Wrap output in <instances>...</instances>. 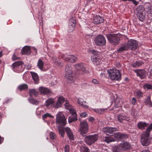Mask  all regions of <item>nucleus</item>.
<instances>
[{
  "instance_id": "f257e3e1",
  "label": "nucleus",
  "mask_w": 152,
  "mask_h": 152,
  "mask_svg": "<svg viewBox=\"0 0 152 152\" xmlns=\"http://www.w3.org/2000/svg\"><path fill=\"white\" fill-rule=\"evenodd\" d=\"M56 121L57 123L59 124V125L62 126L59 127L58 130L59 134L61 135L62 137H63L65 134V129L66 128L63 127L66 124V120L65 117L64 115H58L56 117Z\"/></svg>"
},
{
  "instance_id": "f03ea898",
  "label": "nucleus",
  "mask_w": 152,
  "mask_h": 152,
  "mask_svg": "<svg viewBox=\"0 0 152 152\" xmlns=\"http://www.w3.org/2000/svg\"><path fill=\"white\" fill-rule=\"evenodd\" d=\"M107 72L112 80H119L121 79V75L119 70L113 68L108 69Z\"/></svg>"
},
{
  "instance_id": "7ed1b4c3",
  "label": "nucleus",
  "mask_w": 152,
  "mask_h": 152,
  "mask_svg": "<svg viewBox=\"0 0 152 152\" xmlns=\"http://www.w3.org/2000/svg\"><path fill=\"white\" fill-rule=\"evenodd\" d=\"M109 42L111 44L116 45L119 44L120 37L117 34H108L106 35Z\"/></svg>"
},
{
  "instance_id": "20e7f679",
  "label": "nucleus",
  "mask_w": 152,
  "mask_h": 152,
  "mask_svg": "<svg viewBox=\"0 0 152 152\" xmlns=\"http://www.w3.org/2000/svg\"><path fill=\"white\" fill-rule=\"evenodd\" d=\"M23 63L20 61L14 63L12 64V69L15 72L20 73L22 72L24 68L23 66Z\"/></svg>"
},
{
  "instance_id": "39448f33",
  "label": "nucleus",
  "mask_w": 152,
  "mask_h": 152,
  "mask_svg": "<svg viewBox=\"0 0 152 152\" xmlns=\"http://www.w3.org/2000/svg\"><path fill=\"white\" fill-rule=\"evenodd\" d=\"M98 138V136L96 134L89 135L85 137V141L87 145H91L96 142Z\"/></svg>"
},
{
  "instance_id": "423d86ee",
  "label": "nucleus",
  "mask_w": 152,
  "mask_h": 152,
  "mask_svg": "<svg viewBox=\"0 0 152 152\" xmlns=\"http://www.w3.org/2000/svg\"><path fill=\"white\" fill-rule=\"evenodd\" d=\"M65 77L70 80H73L74 77L73 76L71 64H68L65 67Z\"/></svg>"
},
{
  "instance_id": "0eeeda50",
  "label": "nucleus",
  "mask_w": 152,
  "mask_h": 152,
  "mask_svg": "<svg viewBox=\"0 0 152 152\" xmlns=\"http://www.w3.org/2000/svg\"><path fill=\"white\" fill-rule=\"evenodd\" d=\"M127 47L128 50H135L138 47V44L137 41L135 39H130L128 41L126 44H125Z\"/></svg>"
},
{
  "instance_id": "6e6552de",
  "label": "nucleus",
  "mask_w": 152,
  "mask_h": 152,
  "mask_svg": "<svg viewBox=\"0 0 152 152\" xmlns=\"http://www.w3.org/2000/svg\"><path fill=\"white\" fill-rule=\"evenodd\" d=\"M95 42L98 46H103L105 45L106 40L105 37L103 35H99L95 37Z\"/></svg>"
},
{
  "instance_id": "1a4fd4ad",
  "label": "nucleus",
  "mask_w": 152,
  "mask_h": 152,
  "mask_svg": "<svg viewBox=\"0 0 152 152\" xmlns=\"http://www.w3.org/2000/svg\"><path fill=\"white\" fill-rule=\"evenodd\" d=\"M80 130L82 134L87 133L88 130V126L86 121H84L80 123Z\"/></svg>"
},
{
  "instance_id": "9d476101",
  "label": "nucleus",
  "mask_w": 152,
  "mask_h": 152,
  "mask_svg": "<svg viewBox=\"0 0 152 152\" xmlns=\"http://www.w3.org/2000/svg\"><path fill=\"white\" fill-rule=\"evenodd\" d=\"M131 148L130 144L127 142H124L120 143L118 147V148L119 149L123 151L129 150Z\"/></svg>"
},
{
  "instance_id": "9b49d317",
  "label": "nucleus",
  "mask_w": 152,
  "mask_h": 152,
  "mask_svg": "<svg viewBox=\"0 0 152 152\" xmlns=\"http://www.w3.org/2000/svg\"><path fill=\"white\" fill-rule=\"evenodd\" d=\"M75 66L76 69L81 71L83 73H87L88 72V71L86 69L84 64L82 63L76 64Z\"/></svg>"
},
{
  "instance_id": "f8f14e48",
  "label": "nucleus",
  "mask_w": 152,
  "mask_h": 152,
  "mask_svg": "<svg viewBox=\"0 0 152 152\" xmlns=\"http://www.w3.org/2000/svg\"><path fill=\"white\" fill-rule=\"evenodd\" d=\"M117 119L118 121L121 123H124L125 121L131 122L132 121L129 117H126L121 114L118 115Z\"/></svg>"
},
{
  "instance_id": "ddd939ff",
  "label": "nucleus",
  "mask_w": 152,
  "mask_h": 152,
  "mask_svg": "<svg viewBox=\"0 0 152 152\" xmlns=\"http://www.w3.org/2000/svg\"><path fill=\"white\" fill-rule=\"evenodd\" d=\"M118 130L117 128L115 127H107L103 128V131L107 135L113 134V132Z\"/></svg>"
},
{
  "instance_id": "4468645a",
  "label": "nucleus",
  "mask_w": 152,
  "mask_h": 152,
  "mask_svg": "<svg viewBox=\"0 0 152 152\" xmlns=\"http://www.w3.org/2000/svg\"><path fill=\"white\" fill-rule=\"evenodd\" d=\"M113 136L121 140H124L128 138L127 134L119 132L114 133Z\"/></svg>"
},
{
  "instance_id": "2eb2a0df",
  "label": "nucleus",
  "mask_w": 152,
  "mask_h": 152,
  "mask_svg": "<svg viewBox=\"0 0 152 152\" xmlns=\"http://www.w3.org/2000/svg\"><path fill=\"white\" fill-rule=\"evenodd\" d=\"M70 113L71 115L68 118V121L69 123L73 121H76L77 119V114L75 110H72Z\"/></svg>"
},
{
  "instance_id": "dca6fc26",
  "label": "nucleus",
  "mask_w": 152,
  "mask_h": 152,
  "mask_svg": "<svg viewBox=\"0 0 152 152\" xmlns=\"http://www.w3.org/2000/svg\"><path fill=\"white\" fill-rule=\"evenodd\" d=\"M62 57L65 61L72 63L77 60V58L73 55H65Z\"/></svg>"
},
{
  "instance_id": "f3484780",
  "label": "nucleus",
  "mask_w": 152,
  "mask_h": 152,
  "mask_svg": "<svg viewBox=\"0 0 152 152\" xmlns=\"http://www.w3.org/2000/svg\"><path fill=\"white\" fill-rule=\"evenodd\" d=\"M91 60L94 64L96 65L99 64L101 62V58L99 56H94L91 58Z\"/></svg>"
},
{
  "instance_id": "a211bd4d",
  "label": "nucleus",
  "mask_w": 152,
  "mask_h": 152,
  "mask_svg": "<svg viewBox=\"0 0 152 152\" xmlns=\"http://www.w3.org/2000/svg\"><path fill=\"white\" fill-rule=\"evenodd\" d=\"M104 21V18L99 15H96L94 16L93 22L95 24H98L102 23Z\"/></svg>"
},
{
  "instance_id": "6ab92c4d",
  "label": "nucleus",
  "mask_w": 152,
  "mask_h": 152,
  "mask_svg": "<svg viewBox=\"0 0 152 152\" xmlns=\"http://www.w3.org/2000/svg\"><path fill=\"white\" fill-rule=\"evenodd\" d=\"M21 52L23 55H29L31 53L30 47L28 46H25L22 49Z\"/></svg>"
},
{
  "instance_id": "aec40b11",
  "label": "nucleus",
  "mask_w": 152,
  "mask_h": 152,
  "mask_svg": "<svg viewBox=\"0 0 152 152\" xmlns=\"http://www.w3.org/2000/svg\"><path fill=\"white\" fill-rule=\"evenodd\" d=\"M64 101L65 98L63 96H59L57 102L54 105V107L56 108L61 107V104L64 102Z\"/></svg>"
},
{
  "instance_id": "412c9836",
  "label": "nucleus",
  "mask_w": 152,
  "mask_h": 152,
  "mask_svg": "<svg viewBox=\"0 0 152 152\" xmlns=\"http://www.w3.org/2000/svg\"><path fill=\"white\" fill-rule=\"evenodd\" d=\"M65 132L70 140H74L73 133L69 128L66 127V128L65 129Z\"/></svg>"
},
{
  "instance_id": "4be33fe9",
  "label": "nucleus",
  "mask_w": 152,
  "mask_h": 152,
  "mask_svg": "<svg viewBox=\"0 0 152 152\" xmlns=\"http://www.w3.org/2000/svg\"><path fill=\"white\" fill-rule=\"evenodd\" d=\"M137 75L141 79H144L146 77V72L143 69H140L137 72Z\"/></svg>"
},
{
  "instance_id": "5701e85b",
  "label": "nucleus",
  "mask_w": 152,
  "mask_h": 152,
  "mask_svg": "<svg viewBox=\"0 0 152 152\" xmlns=\"http://www.w3.org/2000/svg\"><path fill=\"white\" fill-rule=\"evenodd\" d=\"M149 124L145 122L140 121L137 124L138 128L141 130H144L147 127Z\"/></svg>"
},
{
  "instance_id": "b1692460",
  "label": "nucleus",
  "mask_w": 152,
  "mask_h": 152,
  "mask_svg": "<svg viewBox=\"0 0 152 152\" xmlns=\"http://www.w3.org/2000/svg\"><path fill=\"white\" fill-rule=\"evenodd\" d=\"M52 59L55 64L59 67H61L64 65L63 63L61 62L60 60L56 57L53 56L52 58Z\"/></svg>"
},
{
  "instance_id": "393cba45",
  "label": "nucleus",
  "mask_w": 152,
  "mask_h": 152,
  "mask_svg": "<svg viewBox=\"0 0 152 152\" xmlns=\"http://www.w3.org/2000/svg\"><path fill=\"white\" fill-rule=\"evenodd\" d=\"M151 138H141V142L143 145L148 146L151 142Z\"/></svg>"
},
{
  "instance_id": "a878e982",
  "label": "nucleus",
  "mask_w": 152,
  "mask_h": 152,
  "mask_svg": "<svg viewBox=\"0 0 152 152\" xmlns=\"http://www.w3.org/2000/svg\"><path fill=\"white\" fill-rule=\"evenodd\" d=\"M39 91L41 94L43 95L47 94L50 92V90L48 88L42 86L39 88Z\"/></svg>"
},
{
  "instance_id": "bb28decb",
  "label": "nucleus",
  "mask_w": 152,
  "mask_h": 152,
  "mask_svg": "<svg viewBox=\"0 0 152 152\" xmlns=\"http://www.w3.org/2000/svg\"><path fill=\"white\" fill-rule=\"evenodd\" d=\"M31 73L34 83L36 84H38L39 82V79L38 74L34 72H31Z\"/></svg>"
},
{
  "instance_id": "cd10ccee",
  "label": "nucleus",
  "mask_w": 152,
  "mask_h": 152,
  "mask_svg": "<svg viewBox=\"0 0 152 152\" xmlns=\"http://www.w3.org/2000/svg\"><path fill=\"white\" fill-rule=\"evenodd\" d=\"M137 16L140 20L142 21L145 18V14L144 12H138Z\"/></svg>"
},
{
  "instance_id": "c85d7f7f",
  "label": "nucleus",
  "mask_w": 152,
  "mask_h": 152,
  "mask_svg": "<svg viewBox=\"0 0 152 152\" xmlns=\"http://www.w3.org/2000/svg\"><path fill=\"white\" fill-rule=\"evenodd\" d=\"M44 61L41 59H39L38 61L37 66L40 70L43 71H45L44 68Z\"/></svg>"
},
{
  "instance_id": "c756f323",
  "label": "nucleus",
  "mask_w": 152,
  "mask_h": 152,
  "mask_svg": "<svg viewBox=\"0 0 152 152\" xmlns=\"http://www.w3.org/2000/svg\"><path fill=\"white\" fill-rule=\"evenodd\" d=\"M120 98H117L115 100V106L116 108H118L121 107L122 102Z\"/></svg>"
},
{
  "instance_id": "7c9ffc66",
  "label": "nucleus",
  "mask_w": 152,
  "mask_h": 152,
  "mask_svg": "<svg viewBox=\"0 0 152 152\" xmlns=\"http://www.w3.org/2000/svg\"><path fill=\"white\" fill-rule=\"evenodd\" d=\"M55 102L53 99L50 98L47 99L45 102V105L47 107L52 105Z\"/></svg>"
},
{
  "instance_id": "2f4dec72",
  "label": "nucleus",
  "mask_w": 152,
  "mask_h": 152,
  "mask_svg": "<svg viewBox=\"0 0 152 152\" xmlns=\"http://www.w3.org/2000/svg\"><path fill=\"white\" fill-rule=\"evenodd\" d=\"M150 95H148L145 101V104L148 105L149 107H152V102L151 100Z\"/></svg>"
},
{
  "instance_id": "473e14b6",
  "label": "nucleus",
  "mask_w": 152,
  "mask_h": 152,
  "mask_svg": "<svg viewBox=\"0 0 152 152\" xmlns=\"http://www.w3.org/2000/svg\"><path fill=\"white\" fill-rule=\"evenodd\" d=\"M128 50L127 47L126 46L125 44H124L117 50V52L119 53H121L124 51Z\"/></svg>"
},
{
  "instance_id": "72a5a7b5",
  "label": "nucleus",
  "mask_w": 152,
  "mask_h": 152,
  "mask_svg": "<svg viewBox=\"0 0 152 152\" xmlns=\"http://www.w3.org/2000/svg\"><path fill=\"white\" fill-rule=\"evenodd\" d=\"M78 103L81 105V106L85 108H87L88 107L87 105L86 104V102L84 101L81 99H78L77 100Z\"/></svg>"
},
{
  "instance_id": "f704fd0d",
  "label": "nucleus",
  "mask_w": 152,
  "mask_h": 152,
  "mask_svg": "<svg viewBox=\"0 0 152 152\" xmlns=\"http://www.w3.org/2000/svg\"><path fill=\"white\" fill-rule=\"evenodd\" d=\"M103 140L105 142L109 143L110 142L114 141V139L111 136L109 137H105L103 138Z\"/></svg>"
},
{
  "instance_id": "c9c22d12",
  "label": "nucleus",
  "mask_w": 152,
  "mask_h": 152,
  "mask_svg": "<svg viewBox=\"0 0 152 152\" xmlns=\"http://www.w3.org/2000/svg\"><path fill=\"white\" fill-rule=\"evenodd\" d=\"M143 64L144 63L141 61H137L132 64V66L134 67L137 68L139 67Z\"/></svg>"
},
{
  "instance_id": "e433bc0d",
  "label": "nucleus",
  "mask_w": 152,
  "mask_h": 152,
  "mask_svg": "<svg viewBox=\"0 0 152 152\" xmlns=\"http://www.w3.org/2000/svg\"><path fill=\"white\" fill-rule=\"evenodd\" d=\"M134 94L135 95L139 98H141L143 96L142 93L139 90L135 91L134 92Z\"/></svg>"
},
{
  "instance_id": "4c0bfd02",
  "label": "nucleus",
  "mask_w": 152,
  "mask_h": 152,
  "mask_svg": "<svg viewBox=\"0 0 152 152\" xmlns=\"http://www.w3.org/2000/svg\"><path fill=\"white\" fill-rule=\"evenodd\" d=\"M29 94L30 96H37L38 95V93L35 89H32L29 90Z\"/></svg>"
},
{
  "instance_id": "58836bf2",
  "label": "nucleus",
  "mask_w": 152,
  "mask_h": 152,
  "mask_svg": "<svg viewBox=\"0 0 152 152\" xmlns=\"http://www.w3.org/2000/svg\"><path fill=\"white\" fill-rule=\"evenodd\" d=\"M28 86L26 84H23L20 85L18 87V89L20 91L27 89Z\"/></svg>"
},
{
  "instance_id": "ea45409f",
  "label": "nucleus",
  "mask_w": 152,
  "mask_h": 152,
  "mask_svg": "<svg viewBox=\"0 0 152 152\" xmlns=\"http://www.w3.org/2000/svg\"><path fill=\"white\" fill-rule=\"evenodd\" d=\"M150 133V132L148 131L147 129H146V130L143 132V135L142 138H151L149 136Z\"/></svg>"
},
{
  "instance_id": "a19ab883",
  "label": "nucleus",
  "mask_w": 152,
  "mask_h": 152,
  "mask_svg": "<svg viewBox=\"0 0 152 152\" xmlns=\"http://www.w3.org/2000/svg\"><path fill=\"white\" fill-rule=\"evenodd\" d=\"M65 107L66 109L69 110L70 112H71L72 110H74L72 108V106L68 102H66L65 104Z\"/></svg>"
},
{
  "instance_id": "79ce46f5",
  "label": "nucleus",
  "mask_w": 152,
  "mask_h": 152,
  "mask_svg": "<svg viewBox=\"0 0 152 152\" xmlns=\"http://www.w3.org/2000/svg\"><path fill=\"white\" fill-rule=\"evenodd\" d=\"M105 109H94V111L97 113L100 114H102Z\"/></svg>"
},
{
  "instance_id": "37998d69",
  "label": "nucleus",
  "mask_w": 152,
  "mask_h": 152,
  "mask_svg": "<svg viewBox=\"0 0 152 152\" xmlns=\"http://www.w3.org/2000/svg\"><path fill=\"white\" fill-rule=\"evenodd\" d=\"M48 117L53 118V117L52 115L49 113H46L43 115L42 118L43 119L45 120Z\"/></svg>"
},
{
  "instance_id": "c03bdc74",
  "label": "nucleus",
  "mask_w": 152,
  "mask_h": 152,
  "mask_svg": "<svg viewBox=\"0 0 152 152\" xmlns=\"http://www.w3.org/2000/svg\"><path fill=\"white\" fill-rule=\"evenodd\" d=\"M143 88L145 89H152V84H145L143 85Z\"/></svg>"
},
{
  "instance_id": "a18cd8bd",
  "label": "nucleus",
  "mask_w": 152,
  "mask_h": 152,
  "mask_svg": "<svg viewBox=\"0 0 152 152\" xmlns=\"http://www.w3.org/2000/svg\"><path fill=\"white\" fill-rule=\"evenodd\" d=\"M80 151L81 152H89V149L86 147L82 146L80 148Z\"/></svg>"
},
{
  "instance_id": "49530a36",
  "label": "nucleus",
  "mask_w": 152,
  "mask_h": 152,
  "mask_svg": "<svg viewBox=\"0 0 152 152\" xmlns=\"http://www.w3.org/2000/svg\"><path fill=\"white\" fill-rule=\"evenodd\" d=\"M50 138L52 140H54L56 138V134L53 132H51L50 134Z\"/></svg>"
},
{
  "instance_id": "de8ad7c7",
  "label": "nucleus",
  "mask_w": 152,
  "mask_h": 152,
  "mask_svg": "<svg viewBox=\"0 0 152 152\" xmlns=\"http://www.w3.org/2000/svg\"><path fill=\"white\" fill-rule=\"evenodd\" d=\"M88 52L90 53H92L94 55H96L97 52L95 50L91 48L88 50Z\"/></svg>"
},
{
  "instance_id": "09e8293b",
  "label": "nucleus",
  "mask_w": 152,
  "mask_h": 152,
  "mask_svg": "<svg viewBox=\"0 0 152 152\" xmlns=\"http://www.w3.org/2000/svg\"><path fill=\"white\" fill-rule=\"evenodd\" d=\"M137 10L138 12H144V8L142 5H139L137 8Z\"/></svg>"
},
{
  "instance_id": "8fccbe9b",
  "label": "nucleus",
  "mask_w": 152,
  "mask_h": 152,
  "mask_svg": "<svg viewBox=\"0 0 152 152\" xmlns=\"http://www.w3.org/2000/svg\"><path fill=\"white\" fill-rule=\"evenodd\" d=\"M29 102L33 104H36L38 103V102L36 100L32 98L29 99Z\"/></svg>"
},
{
  "instance_id": "3c124183",
  "label": "nucleus",
  "mask_w": 152,
  "mask_h": 152,
  "mask_svg": "<svg viewBox=\"0 0 152 152\" xmlns=\"http://www.w3.org/2000/svg\"><path fill=\"white\" fill-rule=\"evenodd\" d=\"M69 146L68 145H65L64 148V152H69Z\"/></svg>"
},
{
  "instance_id": "603ef678",
  "label": "nucleus",
  "mask_w": 152,
  "mask_h": 152,
  "mask_svg": "<svg viewBox=\"0 0 152 152\" xmlns=\"http://www.w3.org/2000/svg\"><path fill=\"white\" fill-rule=\"evenodd\" d=\"M87 116L88 114L86 112H85L82 113L80 115V117L82 118L86 117Z\"/></svg>"
},
{
  "instance_id": "864d4df0",
  "label": "nucleus",
  "mask_w": 152,
  "mask_h": 152,
  "mask_svg": "<svg viewBox=\"0 0 152 152\" xmlns=\"http://www.w3.org/2000/svg\"><path fill=\"white\" fill-rule=\"evenodd\" d=\"M146 129L148 131L150 132L152 130V123L150 124V126L148 127Z\"/></svg>"
},
{
  "instance_id": "5fc2aeb1",
  "label": "nucleus",
  "mask_w": 152,
  "mask_h": 152,
  "mask_svg": "<svg viewBox=\"0 0 152 152\" xmlns=\"http://www.w3.org/2000/svg\"><path fill=\"white\" fill-rule=\"evenodd\" d=\"M92 82L96 84H99V81L96 79H93V80H92Z\"/></svg>"
},
{
  "instance_id": "6e6d98bb",
  "label": "nucleus",
  "mask_w": 152,
  "mask_h": 152,
  "mask_svg": "<svg viewBox=\"0 0 152 152\" xmlns=\"http://www.w3.org/2000/svg\"><path fill=\"white\" fill-rule=\"evenodd\" d=\"M132 103L134 105H135L136 103V99L134 97H133L132 99Z\"/></svg>"
},
{
  "instance_id": "4d7b16f0",
  "label": "nucleus",
  "mask_w": 152,
  "mask_h": 152,
  "mask_svg": "<svg viewBox=\"0 0 152 152\" xmlns=\"http://www.w3.org/2000/svg\"><path fill=\"white\" fill-rule=\"evenodd\" d=\"M72 23L71 24V26H72V30H73L74 29V27H75L76 24H75V21H74V22H72Z\"/></svg>"
},
{
  "instance_id": "13d9d810",
  "label": "nucleus",
  "mask_w": 152,
  "mask_h": 152,
  "mask_svg": "<svg viewBox=\"0 0 152 152\" xmlns=\"http://www.w3.org/2000/svg\"><path fill=\"white\" fill-rule=\"evenodd\" d=\"M131 1L135 5H137L138 4L139 2L136 1L135 0H131Z\"/></svg>"
},
{
  "instance_id": "bf43d9fd",
  "label": "nucleus",
  "mask_w": 152,
  "mask_h": 152,
  "mask_svg": "<svg viewBox=\"0 0 152 152\" xmlns=\"http://www.w3.org/2000/svg\"><path fill=\"white\" fill-rule=\"evenodd\" d=\"M4 140V137H2L1 136H0V145L3 142Z\"/></svg>"
},
{
  "instance_id": "052dcab7",
  "label": "nucleus",
  "mask_w": 152,
  "mask_h": 152,
  "mask_svg": "<svg viewBox=\"0 0 152 152\" xmlns=\"http://www.w3.org/2000/svg\"><path fill=\"white\" fill-rule=\"evenodd\" d=\"M17 59V58L16 56H15V53L12 57V59L13 60H16Z\"/></svg>"
},
{
  "instance_id": "680f3d73",
  "label": "nucleus",
  "mask_w": 152,
  "mask_h": 152,
  "mask_svg": "<svg viewBox=\"0 0 152 152\" xmlns=\"http://www.w3.org/2000/svg\"><path fill=\"white\" fill-rule=\"evenodd\" d=\"M89 121L90 122H92L94 120V118L93 117H91L89 118Z\"/></svg>"
},
{
  "instance_id": "e2e57ef3",
  "label": "nucleus",
  "mask_w": 152,
  "mask_h": 152,
  "mask_svg": "<svg viewBox=\"0 0 152 152\" xmlns=\"http://www.w3.org/2000/svg\"><path fill=\"white\" fill-rule=\"evenodd\" d=\"M32 49L35 51V54H37V49L34 47Z\"/></svg>"
},
{
  "instance_id": "0e129e2a",
  "label": "nucleus",
  "mask_w": 152,
  "mask_h": 152,
  "mask_svg": "<svg viewBox=\"0 0 152 152\" xmlns=\"http://www.w3.org/2000/svg\"><path fill=\"white\" fill-rule=\"evenodd\" d=\"M141 152H150L148 150H144Z\"/></svg>"
},
{
  "instance_id": "69168bd1",
  "label": "nucleus",
  "mask_w": 152,
  "mask_h": 152,
  "mask_svg": "<svg viewBox=\"0 0 152 152\" xmlns=\"http://www.w3.org/2000/svg\"><path fill=\"white\" fill-rule=\"evenodd\" d=\"M2 52H0V57H2Z\"/></svg>"
},
{
  "instance_id": "338daca9",
  "label": "nucleus",
  "mask_w": 152,
  "mask_h": 152,
  "mask_svg": "<svg viewBox=\"0 0 152 152\" xmlns=\"http://www.w3.org/2000/svg\"><path fill=\"white\" fill-rule=\"evenodd\" d=\"M125 80H126V81H128V80H129V79H128V78L126 77L125 78Z\"/></svg>"
},
{
  "instance_id": "774afa93",
  "label": "nucleus",
  "mask_w": 152,
  "mask_h": 152,
  "mask_svg": "<svg viewBox=\"0 0 152 152\" xmlns=\"http://www.w3.org/2000/svg\"><path fill=\"white\" fill-rule=\"evenodd\" d=\"M150 12L152 15V10H151L150 11Z\"/></svg>"
}]
</instances>
